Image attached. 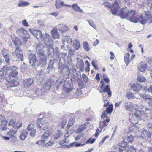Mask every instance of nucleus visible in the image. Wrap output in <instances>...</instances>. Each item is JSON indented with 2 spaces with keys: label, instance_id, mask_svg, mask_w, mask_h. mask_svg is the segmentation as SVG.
<instances>
[{
  "label": "nucleus",
  "instance_id": "obj_1",
  "mask_svg": "<svg viewBox=\"0 0 152 152\" xmlns=\"http://www.w3.org/2000/svg\"><path fill=\"white\" fill-rule=\"evenodd\" d=\"M111 12L113 14L119 16L122 18H126L132 22L133 17L135 15V11L134 10H128L127 8H123L119 11L120 8L118 3L114 4L111 7Z\"/></svg>",
  "mask_w": 152,
  "mask_h": 152
},
{
  "label": "nucleus",
  "instance_id": "obj_2",
  "mask_svg": "<svg viewBox=\"0 0 152 152\" xmlns=\"http://www.w3.org/2000/svg\"><path fill=\"white\" fill-rule=\"evenodd\" d=\"M12 40L14 44L16 46L15 51L12 53V56L14 57V58L13 60H15L16 61H22L23 58V56L22 51L20 49H19L18 47H17V46L20 44L19 39L17 37H13L12 38Z\"/></svg>",
  "mask_w": 152,
  "mask_h": 152
},
{
  "label": "nucleus",
  "instance_id": "obj_3",
  "mask_svg": "<svg viewBox=\"0 0 152 152\" xmlns=\"http://www.w3.org/2000/svg\"><path fill=\"white\" fill-rule=\"evenodd\" d=\"M29 31L32 34L34 35L37 39H40L44 42L45 44L47 45L51 44V38L47 34H42L40 31L39 30H34L32 29H29Z\"/></svg>",
  "mask_w": 152,
  "mask_h": 152
},
{
  "label": "nucleus",
  "instance_id": "obj_4",
  "mask_svg": "<svg viewBox=\"0 0 152 152\" xmlns=\"http://www.w3.org/2000/svg\"><path fill=\"white\" fill-rule=\"evenodd\" d=\"M43 47L42 44H39L36 47V50L38 51V53H40L39 56L40 57L39 63L37 64L38 66H39L41 64L42 65H45L47 64V56L46 54L42 53L41 51V48L42 49Z\"/></svg>",
  "mask_w": 152,
  "mask_h": 152
},
{
  "label": "nucleus",
  "instance_id": "obj_5",
  "mask_svg": "<svg viewBox=\"0 0 152 152\" xmlns=\"http://www.w3.org/2000/svg\"><path fill=\"white\" fill-rule=\"evenodd\" d=\"M16 33L25 42L29 38V34L28 33L27 31L23 28L16 30Z\"/></svg>",
  "mask_w": 152,
  "mask_h": 152
},
{
  "label": "nucleus",
  "instance_id": "obj_6",
  "mask_svg": "<svg viewBox=\"0 0 152 152\" xmlns=\"http://www.w3.org/2000/svg\"><path fill=\"white\" fill-rule=\"evenodd\" d=\"M138 22L142 25H144L147 23V21L145 16H143L142 15H137L135 12V15L133 17L132 22L137 23Z\"/></svg>",
  "mask_w": 152,
  "mask_h": 152
},
{
  "label": "nucleus",
  "instance_id": "obj_7",
  "mask_svg": "<svg viewBox=\"0 0 152 152\" xmlns=\"http://www.w3.org/2000/svg\"><path fill=\"white\" fill-rule=\"evenodd\" d=\"M28 54L29 63L33 66L37 61L35 52L33 50H29L28 52Z\"/></svg>",
  "mask_w": 152,
  "mask_h": 152
},
{
  "label": "nucleus",
  "instance_id": "obj_8",
  "mask_svg": "<svg viewBox=\"0 0 152 152\" xmlns=\"http://www.w3.org/2000/svg\"><path fill=\"white\" fill-rule=\"evenodd\" d=\"M140 112L139 111H137L136 112L134 115L129 117V120L133 124H137L138 121L140 120Z\"/></svg>",
  "mask_w": 152,
  "mask_h": 152
},
{
  "label": "nucleus",
  "instance_id": "obj_9",
  "mask_svg": "<svg viewBox=\"0 0 152 152\" xmlns=\"http://www.w3.org/2000/svg\"><path fill=\"white\" fill-rule=\"evenodd\" d=\"M8 68H9V71L7 75L9 77H15L18 74L16 67L13 66L11 67H8Z\"/></svg>",
  "mask_w": 152,
  "mask_h": 152
},
{
  "label": "nucleus",
  "instance_id": "obj_10",
  "mask_svg": "<svg viewBox=\"0 0 152 152\" xmlns=\"http://www.w3.org/2000/svg\"><path fill=\"white\" fill-rule=\"evenodd\" d=\"M81 74L80 72L76 71V69L74 68H72V72L71 76L72 79L76 80L78 79H79V77L81 76Z\"/></svg>",
  "mask_w": 152,
  "mask_h": 152
},
{
  "label": "nucleus",
  "instance_id": "obj_11",
  "mask_svg": "<svg viewBox=\"0 0 152 152\" xmlns=\"http://www.w3.org/2000/svg\"><path fill=\"white\" fill-rule=\"evenodd\" d=\"M8 67L4 66L3 67L0 71V78L5 77L6 74L7 75L9 71Z\"/></svg>",
  "mask_w": 152,
  "mask_h": 152
},
{
  "label": "nucleus",
  "instance_id": "obj_12",
  "mask_svg": "<svg viewBox=\"0 0 152 152\" xmlns=\"http://www.w3.org/2000/svg\"><path fill=\"white\" fill-rule=\"evenodd\" d=\"M73 89V87L72 85L67 82L65 83L63 89L64 90L66 93L70 92Z\"/></svg>",
  "mask_w": 152,
  "mask_h": 152
},
{
  "label": "nucleus",
  "instance_id": "obj_13",
  "mask_svg": "<svg viewBox=\"0 0 152 152\" xmlns=\"http://www.w3.org/2000/svg\"><path fill=\"white\" fill-rule=\"evenodd\" d=\"M53 84V83L51 82V80H48L45 83L42 89H44L46 91L49 90Z\"/></svg>",
  "mask_w": 152,
  "mask_h": 152
},
{
  "label": "nucleus",
  "instance_id": "obj_14",
  "mask_svg": "<svg viewBox=\"0 0 152 152\" xmlns=\"http://www.w3.org/2000/svg\"><path fill=\"white\" fill-rule=\"evenodd\" d=\"M137 106L136 105L133 104H129L128 102H126L125 104V108L126 110L129 111H132L134 109H136Z\"/></svg>",
  "mask_w": 152,
  "mask_h": 152
},
{
  "label": "nucleus",
  "instance_id": "obj_15",
  "mask_svg": "<svg viewBox=\"0 0 152 152\" xmlns=\"http://www.w3.org/2000/svg\"><path fill=\"white\" fill-rule=\"evenodd\" d=\"M52 36L54 39L59 38V35L57 28L54 27L51 31Z\"/></svg>",
  "mask_w": 152,
  "mask_h": 152
},
{
  "label": "nucleus",
  "instance_id": "obj_16",
  "mask_svg": "<svg viewBox=\"0 0 152 152\" xmlns=\"http://www.w3.org/2000/svg\"><path fill=\"white\" fill-rule=\"evenodd\" d=\"M147 64L145 63L141 62L138 64L137 69L138 71L143 72L147 69Z\"/></svg>",
  "mask_w": 152,
  "mask_h": 152
},
{
  "label": "nucleus",
  "instance_id": "obj_17",
  "mask_svg": "<svg viewBox=\"0 0 152 152\" xmlns=\"http://www.w3.org/2000/svg\"><path fill=\"white\" fill-rule=\"evenodd\" d=\"M57 27L61 32H65L68 29L67 26L65 24H59L57 26Z\"/></svg>",
  "mask_w": 152,
  "mask_h": 152
},
{
  "label": "nucleus",
  "instance_id": "obj_18",
  "mask_svg": "<svg viewBox=\"0 0 152 152\" xmlns=\"http://www.w3.org/2000/svg\"><path fill=\"white\" fill-rule=\"evenodd\" d=\"M132 89L134 91H138L141 89L142 86L140 83H135L132 86Z\"/></svg>",
  "mask_w": 152,
  "mask_h": 152
},
{
  "label": "nucleus",
  "instance_id": "obj_19",
  "mask_svg": "<svg viewBox=\"0 0 152 152\" xmlns=\"http://www.w3.org/2000/svg\"><path fill=\"white\" fill-rule=\"evenodd\" d=\"M73 10L75 12L83 13V11L81 10L77 3L73 4L71 6Z\"/></svg>",
  "mask_w": 152,
  "mask_h": 152
},
{
  "label": "nucleus",
  "instance_id": "obj_20",
  "mask_svg": "<svg viewBox=\"0 0 152 152\" xmlns=\"http://www.w3.org/2000/svg\"><path fill=\"white\" fill-rule=\"evenodd\" d=\"M20 134L19 138L21 140H24L27 137L28 132L25 130H23L20 132Z\"/></svg>",
  "mask_w": 152,
  "mask_h": 152
},
{
  "label": "nucleus",
  "instance_id": "obj_21",
  "mask_svg": "<svg viewBox=\"0 0 152 152\" xmlns=\"http://www.w3.org/2000/svg\"><path fill=\"white\" fill-rule=\"evenodd\" d=\"M37 122L38 124L37 127H39L41 128L43 126H44L46 124H47V123H46L45 121V120L43 118H40V119L37 120Z\"/></svg>",
  "mask_w": 152,
  "mask_h": 152
},
{
  "label": "nucleus",
  "instance_id": "obj_22",
  "mask_svg": "<svg viewBox=\"0 0 152 152\" xmlns=\"http://www.w3.org/2000/svg\"><path fill=\"white\" fill-rule=\"evenodd\" d=\"M77 66L80 69L83 68L84 66L83 61L80 58H77Z\"/></svg>",
  "mask_w": 152,
  "mask_h": 152
},
{
  "label": "nucleus",
  "instance_id": "obj_23",
  "mask_svg": "<svg viewBox=\"0 0 152 152\" xmlns=\"http://www.w3.org/2000/svg\"><path fill=\"white\" fill-rule=\"evenodd\" d=\"M145 17L146 18V19L147 21L149 20H151L149 22V23H152V16L151 15V13L150 11H145Z\"/></svg>",
  "mask_w": 152,
  "mask_h": 152
},
{
  "label": "nucleus",
  "instance_id": "obj_24",
  "mask_svg": "<svg viewBox=\"0 0 152 152\" xmlns=\"http://www.w3.org/2000/svg\"><path fill=\"white\" fill-rule=\"evenodd\" d=\"M124 140L128 142H131L134 140V139L133 138L130 134H128L124 136Z\"/></svg>",
  "mask_w": 152,
  "mask_h": 152
},
{
  "label": "nucleus",
  "instance_id": "obj_25",
  "mask_svg": "<svg viewBox=\"0 0 152 152\" xmlns=\"http://www.w3.org/2000/svg\"><path fill=\"white\" fill-rule=\"evenodd\" d=\"M142 134L145 137L150 138L151 137V132L147 130L143 129L141 131Z\"/></svg>",
  "mask_w": 152,
  "mask_h": 152
},
{
  "label": "nucleus",
  "instance_id": "obj_26",
  "mask_svg": "<svg viewBox=\"0 0 152 152\" xmlns=\"http://www.w3.org/2000/svg\"><path fill=\"white\" fill-rule=\"evenodd\" d=\"M52 134L51 131L48 129L42 135V139H47L50 135Z\"/></svg>",
  "mask_w": 152,
  "mask_h": 152
},
{
  "label": "nucleus",
  "instance_id": "obj_27",
  "mask_svg": "<svg viewBox=\"0 0 152 152\" xmlns=\"http://www.w3.org/2000/svg\"><path fill=\"white\" fill-rule=\"evenodd\" d=\"M33 80L31 79H26L23 80V84L25 87L30 86L33 83Z\"/></svg>",
  "mask_w": 152,
  "mask_h": 152
},
{
  "label": "nucleus",
  "instance_id": "obj_28",
  "mask_svg": "<svg viewBox=\"0 0 152 152\" xmlns=\"http://www.w3.org/2000/svg\"><path fill=\"white\" fill-rule=\"evenodd\" d=\"M52 42L51 44L50 45H47L45 44V45L48 46L47 48V53L48 55H50L51 53L54 50L52 48V44L53 42V41L51 39Z\"/></svg>",
  "mask_w": 152,
  "mask_h": 152
},
{
  "label": "nucleus",
  "instance_id": "obj_29",
  "mask_svg": "<svg viewBox=\"0 0 152 152\" xmlns=\"http://www.w3.org/2000/svg\"><path fill=\"white\" fill-rule=\"evenodd\" d=\"M118 145L119 146L122 147L126 150H128V148L129 145H127L126 142L124 140L120 142L118 144Z\"/></svg>",
  "mask_w": 152,
  "mask_h": 152
},
{
  "label": "nucleus",
  "instance_id": "obj_30",
  "mask_svg": "<svg viewBox=\"0 0 152 152\" xmlns=\"http://www.w3.org/2000/svg\"><path fill=\"white\" fill-rule=\"evenodd\" d=\"M64 2L61 0H56L55 1V6L56 8H60L63 6Z\"/></svg>",
  "mask_w": 152,
  "mask_h": 152
},
{
  "label": "nucleus",
  "instance_id": "obj_31",
  "mask_svg": "<svg viewBox=\"0 0 152 152\" xmlns=\"http://www.w3.org/2000/svg\"><path fill=\"white\" fill-rule=\"evenodd\" d=\"M103 89L105 91V92H106L108 94V97H110L111 96L112 92L110 91V88L109 85H107Z\"/></svg>",
  "mask_w": 152,
  "mask_h": 152
},
{
  "label": "nucleus",
  "instance_id": "obj_32",
  "mask_svg": "<svg viewBox=\"0 0 152 152\" xmlns=\"http://www.w3.org/2000/svg\"><path fill=\"white\" fill-rule=\"evenodd\" d=\"M73 45L76 50H78L80 48V44L79 41L77 39H75L73 41Z\"/></svg>",
  "mask_w": 152,
  "mask_h": 152
},
{
  "label": "nucleus",
  "instance_id": "obj_33",
  "mask_svg": "<svg viewBox=\"0 0 152 152\" xmlns=\"http://www.w3.org/2000/svg\"><path fill=\"white\" fill-rule=\"evenodd\" d=\"M86 124L81 125L77 130L76 132L79 133L81 132L86 128Z\"/></svg>",
  "mask_w": 152,
  "mask_h": 152
},
{
  "label": "nucleus",
  "instance_id": "obj_34",
  "mask_svg": "<svg viewBox=\"0 0 152 152\" xmlns=\"http://www.w3.org/2000/svg\"><path fill=\"white\" fill-rule=\"evenodd\" d=\"M130 55L129 53H127L124 56V60L125 63L126 64V66H127L128 64L130 62V61L129 59Z\"/></svg>",
  "mask_w": 152,
  "mask_h": 152
},
{
  "label": "nucleus",
  "instance_id": "obj_35",
  "mask_svg": "<svg viewBox=\"0 0 152 152\" xmlns=\"http://www.w3.org/2000/svg\"><path fill=\"white\" fill-rule=\"evenodd\" d=\"M29 4V3L28 2L20 1H19L18 6L20 7H23L28 6Z\"/></svg>",
  "mask_w": 152,
  "mask_h": 152
},
{
  "label": "nucleus",
  "instance_id": "obj_36",
  "mask_svg": "<svg viewBox=\"0 0 152 152\" xmlns=\"http://www.w3.org/2000/svg\"><path fill=\"white\" fill-rule=\"evenodd\" d=\"M62 135V133L58 130L53 135L54 138L56 139H58Z\"/></svg>",
  "mask_w": 152,
  "mask_h": 152
},
{
  "label": "nucleus",
  "instance_id": "obj_37",
  "mask_svg": "<svg viewBox=\"0 0 152 152\" xmlns=\"http://www.w3.org/2000/svg\"><path fill=\"white\" fill-rule=\"evenodd\" d=\"M83 46L85 50L87 51H88L90 50V48L89 45L88 43L86 42H83Z\"/></svg>",
  "mask_w": 152,
  "mask_h": 152
},
{
  "label": "nucleus",
  "instance_id": "obj_38",
  "mask_svg": "<svg viewBox=\"0 0 152 152\" xmlns=\"http://www.w3.org/2000/svg\"><path fill=\"white\" fill-rule=\"evenodd\" d=\"M17 130H13V129H10L8 132L7 134L10 136H14V135L17 132Z\"/></svg>",
  "mask_w": 152,
  "mask_h": 152
},
{
  "label": "nucleus",
  "instance_id": "obj_39",
  "mask_svg": "<svg viewBox=\"0 0 152 152\" xmlns=\"http://www.w3.org/2000/svg\"><path fill=\"white\" fill-rule=\"evenodd\" d=\"M113 104H110L109 105L108 107L106 108V111L109 114H110L113 110Z\"/></svg>",
  "mask_w": 152,
  "mask_h": 152
},
{
  "label": "nucleus",
  "instance_id": "obj_40",
  "mask_svg": "<svg viewBox=\"0 0 152 152\" xmlns=\"http://www.w3.org/2000/svg\"><path fill=\"white\" fill-rule=\"evenodd\" d=\"M126 96L128 99L135 98L134 94L132 92H128L126 94Z\"/></svg>",
  "mask_w": 152,
  "mask_h": 152
},
{
  "label": "nucleus",
  "instance_id": "obj_41",
  "mask_svg": "<svg viewBox=\"0 0 152 152\" xmlns=\"http://www.w3.org/2000/svg\"><path fill=\"white\" fill-rule=\"evenodd\" d=\"M145 79L142 75L139 76L137 78V80L140 82H144L145 81Z\"/></svg>",
  "mask_w": 152,
  "mask_h": 152
},
{
  "label": "nucleus",
  "instance_id": "obj_42",
  "mask_svg": "<svg viewBox=\"0 0 152 152\" xmlns=\"http://www.w3.org/2000/svg\"><path fill=\"white\" fill-rule=\"evenodd\" d=\"M8 83L9 85V86L10 87H13L15 86V81L14 79L11 80H10L8 81Z\"/></svg>",
  "mask_w": 152,
  "mask_h": 152
},
{
  "label": "nucleus",
  "instance_id": "obj_43",
  "mask_svg": "<svg viewBox=\"0 0 152 152\" xmlns=\"http://www.w3.org/2000/svg\"><path fill=\"white\" fill-rule=\"evenodd\" d=\"M128 150H126L128 152H136V149L133 146H129L128 147Z\"/></svg>",
  "mask_w": 152,
  "mask_h": 152
},
{
  "label": "nucleus",
  "instance_id": "obj_44",
  "mask_svg": "<svg viewBox=\"0 0 152 152\" xmlns=\"http://www.w3.org/2000/svg\"><path fill=\"white\" fill-rule=\"evenodd\" d=\"M139 95L141 98L147 99V100L150 97V96L149 95L146 94H139Z\"/></svg>",
  "mask_w": 152,
  "mask_h": 152
},
{
  "label": "nucleus",
  "instance_id": "obj_45",
  "mask_svg": "<svg viewBox=\"0 0 152 152\" xmlns=\"http://www.w3.org/2000/svg\"><path fill=\"white\" fill-rule=\"evenodd\" d=\"M146 4L149 6L150 10L152 11V0H147Z\"/></svg>",
  "mask_w": 152,
  "mask_h": 152
},
{
  "label": "nucleus",
  "instance_id": "obj_46",
  "mask_svg": "<svg viewBox=\"0 0 152 152\" xmlns=\"http://www.w3.org/2000/svg\"><path fill=\"white\" fill-rule=\"evenodd\" d=\"M6 62L7 63H9L10 58V55L9 54H8L3 56Z\"/></svg>",
  "mask_w": 152,
  "mask_h": 152
},
{
  "label": "nucleus",
  "instance_id": "obj_47",
  "mask_svg": "<svg viewBox=\"0 0 152 152\" xmlns=\"http://www.w3.org/2000/svg\"><path fill=\"white\" fill-rule=\"evenodd\" d=\"M96 140V139H91V138H90L88 139L87 141H86V144H89V143H91L92 144Z\"/></svg>",
  "mask_w": 152,
  "mask_h": 152
},
{
  "label": "nucleus",
  "instance_id": "obj_48",
  "mask_svg": "<svg viewBox=\"0 0 152 152\" xmlns=\"http://www.w3.org/2000/svg\"><path fill=\"white\" fill-rule=\"evenodd\" d=\"M104 5V6L106 7L107 8L110 7V8L111 9V7L113 6V5L114 4H113V5L111 7V4L110 3H109L108 2H104L102 4Z\"/></svg>",
  "mask_w": 152,
  "mask_h": 152
},
{
  "label": "nucleus",
  "instance_id": "obj_49",
  "mask_svg": "<svg viewBox=\"0 0 152 152\" xmlns=\"http://www.w3.org/2000/svg\"><path fill=\"white\" fill-rule=\"evenodd\" d=\"M15 123V119L12 118L8 124V125L9 126H13L12 127H15L14 125L13 124Z\"/></svg>",
  "mask_w": 152,
  "mask_h": 152
},
{
  "label": "nucleus",
  "instance_id": "obj_50",
  "mask_svg": "<svg viewBox=\"0 0 152 152\" xmlns=\"http://www.w3.org/2000/svg\"><path fill=\"white\" fill-rule=\"evenodd\" d=\"M34 127V126L33 124H29V125L28 126L27 128V130L30 131H32L33 130V129Z\"/></svg>",
  "mask_w": 152,
  "mask_h": 152
},
{
  "label": "nucleus",
  "instance_id": "obj_51",
  "mask_svg": "<svg viewBox=\"0 0 152 152\" xmlns=\"http://www.w3.org/2000/svg\"><path fill=\"white\" fill-rule=\"evenodd\" d=\"M4 118L2 119H0V121H1V126H6L7 124V122L5 120Z\"/></svg>",
  "mask_w": 152,
  "mask_h": 152
},
{
  "label": "nucleus",
  "instance_id": "obj_52",
  "mask_svg": "<svg viewBox=\"0 0 152 152\" xmlns=\"http://www.w3.org/2000/svg\"><path fill=\"white\" fill-rule=\"evenodd\" d=\"M72 42V39L70 38H68L64 42H63L64 44H65V43H67L69 45L71 44Z\"/></svg>",
  "mask_w": 152,
  "mask_h": 152
},
{
  "label": "nucleus",
  "instance_id": "obj_53",
  "mask_svg": "<svg viewBox=\"0 0 152 152\" xmlns=\"http://www.w3.org/2000/svg\"><path fill=\"white\" fill-rule=\"evenodd\" d=\"M77 143V142H73L69 145H64V148H65L66 147L67 148H69L70 147L73 146L74 145H75V144H76V143Z\"/></svg>",
  "mask_w": 152,
  "mask_h": 152
},
{
  "label": "nucleus",
  "instance_id": "obj_54",
  "mask_svg": "<svg viewBox=\"0 0 152 152\" xmlns=\"http://www.w3.org/2000/svg\"><path fill=\"white\" fill-rule=\"evenodd\" d=\"M86 21L88 22L89 25L93 27L94 28L96 27V26L94 23L91 20H87Z\"/></svg>",
  "mask_w": 152,
  "mask_h": 152
},
{
  "label": "nucleus",
  "instance_id": "obj_55",
  "mask_svg": "<svg viewBox=\"0 0 152 152\" xmlns=\"http://www.w3.org/2000/svg\"><path fill=\"white\" fill-rule=\"evenodd\" d=\"M53 69V66H48L47 69V71L48 73H49L50 72L52 71Z\"/></svg>",
  "mask_w": 152,
  "mask_h": 152
},
{
  "label": "nucleus",
  "instance_id": "obj_56",
  "mask_svg": "<svg viewBox=\"0 0 152 152\" xmlns=\"http://www.w3.org/2000/svg\"><path fill=\"white\" fill-rule=\"evenodd\" d=\"M36 129H34L32 130L29 133L30 135L32 137H34L35 135V134L36 133Z\"/></svg>",
  "mask_w": 152,
  "mask_h": 152
},
{
  "label": "nucleus",
  "instance_id": "obj_57",
  "mask_svg": "<svg viewBox=\"0 0 152 152\" xmlns=\"http://www.w3.org/2000/svg\"><path fill=\"white\" fill-rule=\"evenodd\" d=\"M108 113L106 110L104 111L103 113V114L101 115V117L102 118H103L104 117H106Z\"/></svg>",
  "mask_w": 152,
  "mask_h": 152
},
{
  "label": "nucleus",
  "instance_id": "obj_58",
  "mask_svg": "<svg viewBox=\"0 0 152 152\" xmlns=\"http://www.w3.org/2000/svg\"><path fill=\"white\" fill-rule=\"evenodd\" d=\"M74 121L72 119L70 120L69 122L68 123V125L67 126V127L68 129H69L70 126L73 124Z\"/></svg>",
  "mask_w": 152,
  "mask_h": 152
},
{
  "label": "nucleus",
  "instance_id": "obj_59",
  "mask_svg": "<svg viewBox=\"0 0 152 152\" xmlns=\"http://www.w3.org/2000/svg\"><path fill=\"white\" fill-rule=\"evenodd\" d=\"M75 52V50H74L70 49L69 51V55L70 56H71L73 55Z\"/></svg>",
  "mask_w": 152,
  "mask_h": 152
},
{
  "label": "nucleus",
  "instance_id": "obj_60",
  "mask_svg": "<svg viewBox=\"0 0 152 152\" xmlns=\"http://www.w3.org/2000/svg\"><path fill=\"white\" fill-rule=\"evenodd\" d=\"M108 137H109L108 136H105L99 143V145H102L103 143L104 142L105 140Z\"/></svg>",
  "mask_w": 152,
  "mask_h": 152
},
{
  "label": "nucleus",
  "instance_id": "obj_61",
  "mask_svg": "<svg viewBox=\"0 0 152 152\" xmlns=\"http://www.w3.org/2000/svg\"><path fill=\"white\" fill-rule=\"evenodd\" d=\"M22 25L24 26L28 27L29 26V25L28 23L27 22L26 20H24L22 21Z\"/></svg>",
  "mask_w": 152,
  "mask_h": 152
},
{
  "label": "nucleus",
  "instance_id": "obj_62",
  "mask_svg": "<svg viewBox=\"0 0 152 152\" xmlns=\"http://www.w3.org/2000/svg\"><path fill=\"white\" fill-rule=\"evenodd\" d=\"M82 78L83 80L85 82H86L88 81V78L86 75L85 74H83L82 75Z\"/></svg>",
  "mask_w": 152,
  "mask_h": 152
},
{
  "label": "nucleus",
  "instance_id": "obj_63",
  "mask_svg": "<svg viewBox=\"0 0 152 152\" xmlns=\"http://www.w3.org/2000/svg\"><path fill=\"white\" fill-rule=\"evenodd\" d=\"M66 124V121H63L61 122L60 125L61 128H64Z\"/></svg>",
  "mask_w": 152,
  "mask_h": 152
},
{
  "label": "nucleus",
  "instance_id": "obj_64",
  "mask_svg": "<svg viewBox=\"0 0 152 152\" xmlns=\"http://www.w3.org/2000/svg\"><path fill=\"white\" fill-rule=\"evenodd\" d=\"M148 104L149 105L152 106V98L150 97L147 100Z\"/></svg>",
  "mask_w": 152,
  "mask_h": 152
}]
</instances>
